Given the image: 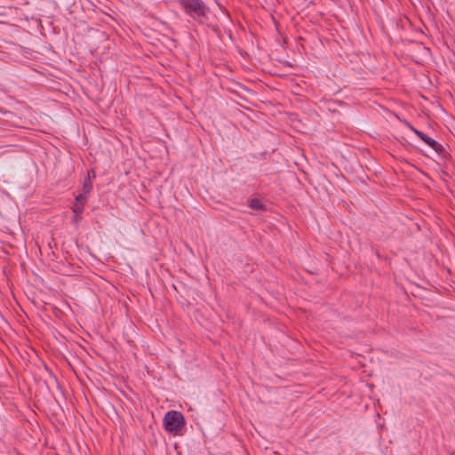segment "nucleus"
<instances>
[{"label": "nucleus", "mask_w": 455, "mask_h": 455, "mask_svg": "<svg viewBox=\"0 0 455 455\" xmlns=\"http://www.w3.org/2000/svg\"><path fill=\"white\" fill-rule=\"evenodd\" d=\"M180 4L186 13L196 21L204 23L207 20L210 10L203 0H180Z\"/></svg>", "instance_id": "1"}, {"label": "nucleus", "mask_w": 455, "mask_h": 455, "mask_svg": "<svg viewBox=\"0 0 455 455\" xmlns=\"http://www.w3.org/2000/svg\"><path fill=\"white\" fill-rule=\"evenodd\" d=\"M164 426L166 431L174 435H180L185 427L184 417L179 411H168L164 418Z\"/></svg>", "instance_id": "2"}, {"label": "nucleus", "mask_w": 455, "mask_h": 455, "mask_svg": "<svg viewBox=\"0 0 455 455\" xmlns=\"http://www.w3.org/2000/svg\"><path fill=\"white\" fill-rule=\"evenodd\" d=\"M92 190V182L91 173L88 172L87 176L84 178L82 186V191L80 194L76 196V201H87L89 195Z\"/></svg>", "instance_id": "3"}, {"label": "nucleus", "mask_w": 455, "mask_h": 455, "mask_svg": "<svg viewBox=\"0 0 455 455\" xmlns=\"http://www.w3.org/2000/svg\"><path fill=\"white\" fill-rule=\"evenodd\" d=\"M419 139L422 140L425 143H427L430 148H432L436 152L441 151L443 148L440 143L435 141L434 139L428 137L425 133Z\"/></svg>", "instance_id": "4"}, {"label": "nucleus", "mask_w": 455, "mask_h": 455, "mask_svg": "<svg viewBox=\"0 0 455 455\" xmlns=\"http://www.w3.org/2000/svg\"><path fill=\"white\" fill-rule=\"evenodd\" d=\"M87 201H76L75 202L74 205L72 206V211L76 216H79L84 209V205Z\"/></svg>", "instance_id": "5"}, {"label": "nucleus", "mask_w": 455, "mask_h": 455, "mask_svg": "<svg viewBox=\"0 0 455 455\" xmlns=\"http://www.w3.org/2000/svg\"><path fill=\"white\" fill-rule=\"evenodd\" d=\"M249 206L255 210H263L265 208L260 199L252 198L249 201Z\"/></svg>", "instance_id": "6"}, {"label": "nucleus", "mask_w": 455, "mask_h": 455, "mask_svg": "<svg viewBox=\"0 0 455 455\" xmlns=\"http://www.w3.org/2000/svg\"><path fill=\"white\" fill-rule=\"evenodd\" d=\"M410 129H411V131H412V132H414V133H415L419 138H420V137L424 134V132H420V131H419V130L415 129L414 127H412V126H411V125H410Z\"/></svg>", "instance_id": "7"}, {"label": "nucleus", "mask_w": 455, "mask_h": 455, "mask_svg": "<svg viewBox=\"0 0 455 455\" xmlns=\"http://www.w3.org/2000/svg\"><path fill=\"white\" fill-rule=\"evenodd\" d=\"M82 219L81 217V214L79 216H76V214H75L74 216V221L77 222L78 220H80Z\"/></svg>", "instance_id": "8"}, {"label": "nucleus", "mask_w": 455, "mask_h": 455, "mask_svg": "<svg viewBox=\"0 0 455 455\" xmlns=\"http://www.w3.org/2000/svg\"><path fill=\"white\" fill-rule=\"evenodd\" d=\"M91 173V177L92 178H95V172L94 170H92L91 172H89Z\"/></svg>", "instance_id": "9"}]
</instances>
